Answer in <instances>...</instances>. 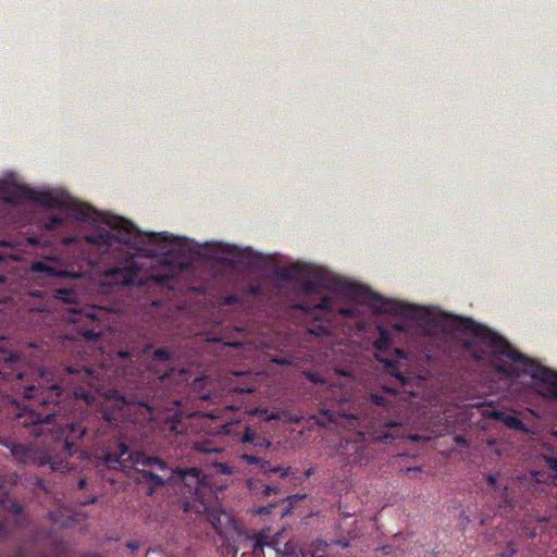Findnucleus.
<instances>
[{"label":"nucleus","mask_w":557,"mask_h":557,"mask_svg":"<svg viewBox=\"0 0 557 557\" xmlns=\"http://www.w3.org/2000/svg\"><path fill=\"white\" fill-rule=\"evenodd\" d=\"M290 275L304 280L307 293L331 290L313 310L315 319L331 322L335 312L339 315L358 320L368 311L388 314L406 320H430L447 330L461 331L470 336L465 346L472 357L491 364L504 379L511 381V389H533L537 394L557 399V373L516 351L506 341L484 325L440 310L417 307L400 300L383 298L363 286L351 284L341 278H329L321 269L296 263L289 269Z\"/></svg>","instance_id":"1"},{"label":"nucleus","mask_w":557,"mask_h":557,"mask_svg":"<svg viewBox=\"0 0 557 557\" xmlns=\"http://www.w3.org/2000/svg\"><path fill=\"white\" fill-rule=\"evenodd\" d=\"M20 194L35 200L49 210H58L51 214L45 227L52 230L73 216L75 220L87 223L85 240L100 252L111 248L125 250L131 255L122 265L104 271L99 276L102 293H108L114 286L143 285L148 281L164 283L177 273L171 268L166 274H154L145 269L139 261L140 257L166 256L180 257L187 250V240L168 233H143L129 221L108 212H99L85 203H81L60 190H33L25 186H17Z\"/></svg>","instance_id":"2"},{"label":"nucleus","mask_w":557,"mask_h":557,"mask_svg":"<svg viewBox=\"0 0 557 557\" xmlns=\"http://www.w3.org/2000/svg\"><path fill=\"white\" fill-rule=\"evenodd\" d=\"M379 337L374 341L373 346L375 348V358L385 364L388 373L394 375L405 385L404 373L408 370L409 359L399 349H394L391 352V346L393 344L392 333L382 326H377Z\"/></svg>","instance_id":"3"},{"label":"nucleus","mask_w":557,"mask_h":557,"mask_svg":"<svg viewBox=\"0 0 557 557\" xmlns=\"http://www.w3.org/2000/svg\"><path fill=\"white\" fill-rule=\"evenodd\" d=\"M186 486L195 490L197 496L202 497L206 490H211V483L207 476L201 475L196 468L180 472Z\"/></svg>","instance_id":"4"},{"label":"nucleus","mask_w":557,"mask_h":557,"mask_svg":"<svg viewBox=\"0 0 557 557\" xmlns=\"http://www.w3.org/2000/svg\"><path fill=\"white\" fill-rule=\"evenodd\" d=\"M54 263H59V261L50 258L44 261H37L32 264V271L36 273H44L47 276H79L76 273H71L57 267Z\"/></svg>","instance_id":"5"},{"label":"nucleus","mask_w":557,"mask_h":557,"mask_svg":"<svg viewBox=\"0 0 557 557\" xmlns=\"http://www.w3.org/2000/svg\"><path fill=\"white\" fill-rule=\"evenodd\" d=\"M210 519L216 531L221 534H228L236 531L235 521L225 511H213Z\"/></svg>","instance_id":"6"},{"label":"nucleus","mask_w":557,"mask_h":557,"mask_svg":"<svg viewBox=\"0 0 557 557\" xmlns=\"http://www.w3.org/2000/svg\"><path fill=\"white\" fill-rule=\"evenodd\" d=\"M126 455L128 456L127 458L131 459L135 465H141L144 467L157 466L158 468H160L162 470L165 469V465L161 460H159L157 458L146 457L141 453L129 454L128 448L125 445H122L120 448L119 458H124V456H126Z\"/></svg>","instance_id":"7"},{"label":"nucleus","mask_w":557,"mask_h":557,"mask_svg":"<svg viewBox=\"0 0 557 557\" xmlns=\"http://www.w3.org/2000/svg\"><path fill=\"white\" fill-rule=\"evenodd\" d=\"M103 407V414L108 421H112L116 419L115 410H122L125 406H127L124 398H121L115 395L106 396L103 401L101 403Z\"/></svg>","instance_id":"8"},{"label":"nucleus","mask_w":557,"mask_h":557,"mask_svg":"<svg viewBox=\"0 0 557 557\" xmlns=\"http://www.w3.org/2000/svg\"><path fill=\"white\" fill-rule=\"evenodd\" d=\"M242 458L246 460L249 463H259L260 468L263 472H280L281 476H285L289 473L288 469H282V468H271L265 461H262L261 459L249 456V455H243Z\"/></svg>","instance_id":"9"},{"label":"nucleus","mask_w":557,"mask_h":557,"mask_svg":"<svg viewBox=\"0 0 557 557\" xmlns=\"http://www.w3.org/2000/svg\"><path fill=\"white\" fill-rule=\"evenodd\" d=\"M502 422L509 429L528 432L524 424L518 419L516 412H507L503 417Z\"/></svg>","instance_id":"10"},{"label":"nucleus","mask_w":557,"mask_h":557,"mask_svg":"<svg viewBox=\"0 0 557 557\" xmlns=\"http://www.w3.org/2000/svg\"><path fill=\"white\" fill-rule=\"evenodd\" d=\"M507 412L505 411H499V410H484L483 411V414L487 418H492V419H496V420H499L502 421L503 417L506 414Z\"/></svg>","instance_id":"11"},{"label":"nucleus","mask_w":557,"mask_h":557,"mask_svg":"<svg viewBox=\"0 0 557 557\" xmlns=\"http://www.w3.org/2000/svg\"><path fill=\"white\" fill-rule=\"evenodd\" d=\"M226 250H228L232 255H234L233 257H225L223 258L224 261L226 262H237V258H236V255L240 253V251L238 250V248L236 247H233V246H228V245H225L224 247Z\"/></svg>","instance_id":"12"},{"label":"nucleus","mask_w":557,"mask_h":557,"mask_svg":"<svg viewBox=\"0 0 557 557\" xmlns=\"http://www.w3.org/2000/svg\"><path fill=\"white\" fill-rule=\"evenodd\" d=\"M193 508H195V510L197 512H205L207 510V507H206V505L202 502L200 503V505H197L196 503H187L186 507H185V510L187 511V510H190Z\"/></svg>","instance_id":"13"},{"label":"nucleus","mask_w":557,"mask_h":557,"mask_svg":"<svg viewBox=\"0 0 557 557\" xmlns=\"http://www.w3.org/2000/svg\"><path fill=\"white\" fill-rule=\"evenodd\" d=\"M143 475L151 480L154 485H161L163 483V480L159 475L152 474L151 472H144Z\"/></svg>","instance_id":"14"},{"label":"nucleus","mask_w":557,"mask_h":557,"mask_svg":"<svg viewBox=\"0 0 557 557\" xmlns=\"http://www.w3.org/2000/svg\"><path fill=\"white\" fill-rule=\"evenodd\" d=\"M255 437H256L255 432L250 428H246L244 436H243V442H245V443L252 442L255 440Z\"/></svg>","instance_id":"15"},{"label":"nucleus","mask_w":557,"mask_h":557,"mask_svg":"<svg viewBox=\"0 0 557 557\" xmlns=\"http://www.w3.org/2000/svg\"><path fill=\"white\" fill-rule=\"evenodd\" d=\"M214 467H215V471H216V472H220V473H226V474L232 473V469H231L227 465H224V463H218V465H215Z\"/></svg>","instance_id":"16"},{"label":"nucleus","mask_w":557,"mask_h":557,"mask_svg":"<svg viewBox=\"0 0 557 557\" xmlns=\"http://www.w3.org/2000/svg\"><path fill=\"white\" fill-rule=\"evenodd\" d=\"M75 394H76V397L84 398V399H85V401H86L87 404H90V403L95 401V397H94V396H91V395H90V394H88V393H87V394H85V393H78V392H76Z\"/></svg>","instance_id":"17"},{"label":"nucleus","mask_w":557,"mask_h":557,"mask_svg":"<svg viewBox=\"0 0 557 557\" xmlns=\"http://www.w3.org/2000/svg\"><path fill=\"white\" fill-rule=\"evenodd\" d=\"M548 466L552 470L556 471V474L554 476V483L557 484V460L556 459H549Z\"/></svg>","instance_id":"18"},{"label":"nucleus","mask_w":557,"mask_h":557,"mask_svg":"<svg viewBox=\"0 0 557 557\" xmlns=\"http://www.w3.org/2000/svg\"><path fill=\"white\" fill-rule=\"evenodd\" d=\"M393 329H394L395 331H397V332H405V331H407V329H408V324H407V322H404V323H395V324L393 325Z\"/></svg>","instance_id":"19"},{"label":"nucleus","mask_w":557,"mask_h":557,"mask_svg":"<svg viewBox=\"0 0 557 557\" xmlns=\"http://www.w3.org/2000/svg\"><path fill=\"white\" fill-rule=\"evenodd\" d=\"M71 294H72V293H71L70 290H65V289H63V290H59V292H58V297H59L60 299H63V300H70V295H71Z\"/></svg>","instance_id":"20"},{"label":"nucleus","mask_w":557,"mask_h":557,"mask_svg":"<svg viewBox=\"0 0 557 557\" xmlns=\"http://www.w3.org/2000/svg\"><path fill=\"white\" fill-rule=\"evenodd\" d=\"M48 419H49V414H46L45 417H42L41 414H37V416L33 419V422H34V423H44V422H46Z\"/></svg>","instance_id":"21"},{"label":"nucleus","mask_w":557,"mask_h":557,"mask_svg":"<svg viewBox=\"0 0 557 557\" xmlns=\"http://www.w3.org/2000/svg\"><path fill=\"white\" fill-rule=\"evenodd\" d=\"M84 376H85V379L87 380V383H88L89 385H92V384H94V382H92V381H94V376H92V374H91V372H90L89 370H85V371H84Z\"/></svg>","instance_id":"22"},{"label":"nucleus","mask_w":557,"mask_h":557,"mask_svg":"<svg viewBox=\"0 0 557 557\" xmlns=\"http://www.w3.org/2000/svg\"><path fill=\"white\" fill-rule=\"evenodd\" d=\"M106 462L110 467H115V463H119L120 461L117 459H114L113 456L109 455L106 459Z\"/></svg>","instance_id":"23"},{"label":"nucleus","mask_w":557,"mask_h":557,"mask_svg":"<svg viewBox=\"0 0 557 557\" xmlns=\"http://www.w3.org/2000/svg\"><path fill=\"white\" fill-rule=\"evenodd\" d=\"M98 313H99V311H97L96 309H90V310H88V311H87L86 313H84V314H85L86 317H88V318L94 319V318H97V317H98Z\"/></svg>","instance_id":"24"},{"label":"nucleus","mask_w":557,"mask_h":557,"mask_svg":"<svg viewBox=\"0 0 557 557\" xmlns=\"http://www.w3.org/2000/svg\"><path fill=\"white\" fill-rule=\"evenodd\" d=\"M154 355H156V357H157V358H159V359H166V358H168L166 352H165L164 350H161V349L157 350V351L154 352Z\"/></svg>","instance_id":"25"},{"label":"nucleus","mask_w":557,"mask_h":557,"mask_svg":"<svg viewBox=\"0 0 557 557\" xmlns=\"http://www.w3.org/2000/svg\"><path fill=\"white\" fill-rule=\"evenodd\" d=\"M329 331V327L327 326H321V330L320 331H315V330H310L311 333H314L317 335H320V334H323V333H326Z\"/></svg>","instance_id":"26"},{"label":"nucleus","mask_w":557,"mask_h":557,"mask_svg":"<svg viewBox=\"0 0 557 557\" xmlns=\"http://www.w3.org/2000/svg\"><path fill=\"white\" fill-rule=\"evenodd\" d=\"M275 419H280V414L278 413H271L269 416L265 417V420H275Z\"/></svg>","instance_id":"27"},{"label":"nucleus","mask_w":557,"mask_h":557,"mask_svg":"<svg viewBox=\"0 0 557 557\" xmlns=\"http://www.w3.org/2000/svg\"><path fill=\"white\" fill-rule=\"evenodd\" d=\"M75 239H76V238H74V237H66V238L64 239V244H65V245H70V244H71V243H73Z\"/></svg>","instance_id":"28"},{"label":"nucleus","mask_w":557,"mask_h":557,"mask_svg":"<svg viewBox=\"0 0 557 557\" xmlns=\"http://www.w3.org/2000/svg\"><path fill=\"white\" fill-rule=\"evenodd\" d=\"M258 513H264V512H268V508L267 507H262V508H259Z\"/></svg>","instance_id":"29"},{"label":"nucleus","mask_w":557,"mask_h":557,"mask_svg":"<svg viewBox=\"0 0 557 557\" xmlns=\"http://www.w3.org/2000/svg\"><path fill=\"white\" fill-rule=\"evenodd\" d=\"M455 441H456L457 443H466V442H465V440H463L462 437H459V436H458V437H456V438H455Z\"/></svg>","instance_id":"30"},{"label":"nucleus","mask_w":557,"mask_h":557,"mask_svg":"<svg viewBox=\"0 0 557 557\" xmlns=\"http://www.w3.org/2000/svg\"><path fill=\"white\" fill-rule=\"evenodd\" d=\"M128 547L132 549V550H135L137 549V545L136 544H129Z\"/></svg>","instance_id":"31"},{"label":"nucleus","mask_w":557,"mask_h":557,"mask_svg":"<svg viewBox=\"0 0 557 557\" xmlns=\"http://www.w3.org/2000/svg\"><path fill=\"white\" fill-rule=\"evenodd\" d=\"M329 420H330V421H335V417H334L333 414H331V416L329 417Z\"/></svg>","instance_id":"32"},{"label":"nucleus","mask_w":557,"mask_h":557,"mask_svg":"<svg viewBox=\"0 0 557 557\" xmlns=\"http://www.w3.org/2000/svg\"><path fill=\"white\" fill-rule=\"evenodd\" d=\"M411 438H412V440H414V441H417V440H419L420 437H419L418 435H413V436H411Z\"/></svg>","instance_id":"33"},{"label":"nucleus","mask_w":557,"mask_h":557,"mask_svg":"<svg viewBox=\"0 0 557 557\" xmlns=\"http://www.w3.org/2000/svg\"><path fill=\"white\" fill-rule=\"evenodd\" d=\"M84 434V431L83 430H79L78 432V436H82Z\"/></svg>","instance_id":"34"},{"label":"nucleus","mask_w":557,"mask_h":557,"mask_svg":"<svg viewBox=\"0 0 557 557\" xmlns=\"http://www.w3.org/2000/svg\"><path fill=\"white\" fill-rule=\"evenodd\" d=\"M312 557H324L323 555H312Z\"/></svg>","instance_id":"35"}]
</instances>
